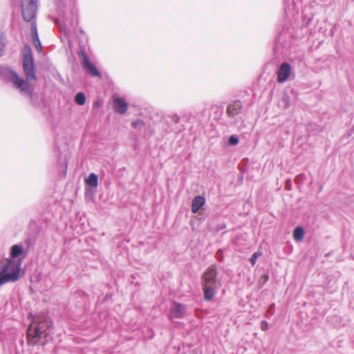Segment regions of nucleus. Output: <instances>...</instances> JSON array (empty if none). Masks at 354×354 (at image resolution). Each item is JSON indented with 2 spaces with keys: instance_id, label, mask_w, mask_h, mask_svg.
Instances as JSON below:
<instances>
[{
  "instance_id": "f257e3e1",
  "label": "nucleus",
  "mask_w": 354,
  "mask_h": 354,
  "mask_svg": "<svg viewBox=\"0 0 354 354\" xmlns=\"http://www.w3.org/2000/svg\"><path fill=\"white\" fill-rule=\"evenodd\" d=\"M24 254L21 245L15 244L10 248V259H6L0 270V286L8 282H15L19 277L20 268L26 254L19 258Z\"/></svg>"
},
{
  "instance_id": "f03ea898",
  "label": "nucleus",
  "mask_w": 354,
  "mask_h": 354,
  "mask_svg": "<svg viewBox=\"0 0 354 354\" xmlns=\"http://www.w3.org/2000/svg\"><path fill=\"white\" fill-rule=\"evenodd\" d=\"M58 17L55 23L62 24L66 33L74 32L78 24L75 0H54Z\"/></svg>"
},
{
  "instance_id": "7ed1b4c3",
  "label": "nucleus",
  "mask_w": 354,
  "mask_h": 354,
  "mask_svg": "<svg viewBox=\"0 0 354 354\" xmlns=\"http://www.w3.org/2000/svg\"><path fill=\"white\" fill-rule=\"evenodd\" d=\"M38 2L39 0H21V8L23 19L31 24L30 31L32 42L35 48L39 52L41 50V44L39 39L35 21Z\"/></svg>"
},
{
  "instance_id": "20e7f679",
  "label": "nucleus",
  "mask_w": 354,
  "mask_h": 354,
  "mask_svg": "<svg viewBox=\"0 0 354 354\" xmlns=\"http://www.w3.org/2000/svg\"><path fill=\"white\" fill-rule=\"evenodd\" d=\"M53 327L52 322L48 319L39 322L35 326H30L27 330V342L30 345H37L39 339L43 337L46 342L53 338Z\"/></svg>"
},
{
  "instance_id": "39448f33",
  "label": "nucleus",
  "mask_w": 354,
  "mask_h": 354,
  "mask_svg": "<svg viewBox=\"0 0 354 354\" xmlns=\"http://www.w3.org/2000/svg\"><path fill=\"white\" fill-rule=\"evenodd\" d=\"M23 69L28 82L36 81L35 68L32 49L28 44L24 46L22 49Z\"/></svg>"
},
{
  "instance_id": "423d86ee",
  "label": "nucleus",
  "mask_w": 354,
  "mask_h": 354,
  "mask_svg": "<svg viewBox=\"0 0 354 354\" xmlns=\"http://www.w3.org/2000/svg\"><path fill=\"white\" fill-rule=\"evenodd\" d=\"M9 80L10 82L14 84V86L19 89L20 93L26 97H28L30 100V102L35 105V103L33 102L34 97L35 94L33 93V88L32 86L27 82H26L24 79L19 77L18 74L12 71H9Z\"/></svg>"
},
{
  "instance_id": "0eeeda50",
  "label": "nucleus",
  "mask_w": 354,
  "mask_h": 354,
  "mask_svg": "<svg viewBox=\"0 0 354 354\" xmlns=\"http://www.w3.org/2000/svg\"><path fill=\"white\" fill-rule=\"evenodd\" d=\"M204 300L206 301H212L216 296L218 290L221 286V281H201Z\"/></svg>"
},
{
  "instance_id": "6e6552de",
  "label": "nucleus",
  "mask_w": 354,
  "mask_h": 354,
  "mask_svg": "<svg viewBox=\"0 0 354 354\" xmlns=\"http://www.w3.org/2000/svg\"><path fill=\"white\" fill-rule=\"evenodd\" d=\"M81 55V64L82 66L87 71L88 73H89L93 77H101L100 72L97 70L95 66L92 64L88 55L84 51H80Z\"/></svg>"
},
{
  "instance_id": "1a4fd4ad",
  "label": "nucleus",
  "mask_w": 354,
  "mask_h": 354,
  "mask_svg": "<svg viewBox=\"0 0 354 354\" xmlns=\"http://www.w3.org/2000/svg\"><path fill=\"white\" fill-rule=\"evenodd\" d=\"M292 74V68L287 62H283L279 66L277 73V80L279 83H283L288 80V77ZM294 75V73H292Z\"/></svg>"
},
{
  "instance_id": "9d476101",
  "label": "nucleus",
  "mask_w": 354,
  "mask_h": 354,
  "mask_svg": "<svg viewBox=\"0 0 354 354\" xmlns=\"http://www.w3.org/2000/svg\"><path fill=\"white\" fill-rule=\"evenodd\" d=\"M185 305L180 303L174 302V306L170 309L169 319H182L185 314Z\"/></svg>"
},
{
  "instance_id": "9b49d317",
  "label": "nucleus",
  "mask_w": 354,
  "mask_h": 354,
  "mask_svg": "<svg viewBox=\"0 0 354 354\" xmlns=\"http://www.w3.org/2000/svg\"><path fill=\"white\" fill-rule=\"evenodd\" d=\"M217 275V267L215 264H212L209 266L204 272L201 277V281H221L219 279H218Z\"/></svg>"
},
{
  "instance_id": "f8f14e48",
  "label": "nucleus",
  "mask_w": 354,
  "mask_h": 354,
  "mask_svg": "<svg viewBox=\"0 0 354 354\" xmlns=\"http://www.w3.org/2000/svg\"><path fill=\"white\" fill-rule=\"evenodd\" d=\"M243 109V104L240 100H234L227 107L226 114L228 118H234L236 115L241 113Z\"/></svg>"
},
{
  "instance_id": "ddd939ff",
  "label": "nucleus",
  "mask_w": 354,
  "mask_h": 354,
  "mask_svg": "<svg viewBox=\"0 0 354 354\" xmlns=\"http://www.w3.org/2000/svg\"><path fill=\"white\" fill-rule=\"evenodd\" d=\"M128 104L122 98L116 97L113 100V109L120 114H124L127 110Z\"/></svg>"
},
{
  "instance_id": "4468645a",
  "label": "nucleus",
  "mask_w": 354,
  "mask_h": 354,
  "mask_svg": "<svg viewBox=\"0 0 354 354\" xmlns=\"http://www.w3.org/2000/svg\"><path fill=\"white\" fill-rule=\"evenodd\" d=\"M205 198L201 196H197L194 198L192 202V212L194 214L197 213L199 209L205 205Z\"/></svg>"
},
{
  "instance_id": "2eb2a0df",
  "label": "nucleus",
  "mask_w": 354,
  "mask_h": 354,
  "mask_svg": "<svg viewBox=\"0 0 354 354\" xmlns=\"http://www.w3.org/2000/svg\"><path fill=\"white\" fill-rule=\"evenodd\" d=\"M85 181L87 186L96 188L98 185V176L94 173H91Z\"/></svg>"
},
{
  "instance_id": "dca6fc26",
  "label": "nucleus",
  "mask_w": 354,
  "mask_h": 354,
  "mask_svg": "<svg viewBox=\"0 0 354 354\" xmlns=\"http://www.w3.org/2000/svg\"><path fill=\"white\" fill-rule=\"evenodd\" d=\"M304 236V230L300 227H296L293 230V237L296 241H301L303 239Z\"/></svg>"
},
{
  "instance_id": "f3484780",
  "label": "nucleus",
  "mask_w": 354,
  "mask_h": 354,
  "mask_svg": "<svg viewBox=\"0 0 354 354\" xmlns=\"http://www.w3.org/2000/svg\"><path fill=\"white\" fill-rule=\"evenodd\" d=\"M75 102L78 105H83L86 102V96L82 92L77 93L75 96Z\"/></svg>"
},
{
  "instance_id": "a211bd4d",
  "label": "nucleus",
  "mask_w": 354,
  "mask_h": 354,
  "mask_svg": "<svg viewBox=\"0 0 354 354\" xmlns=\"http://www.w3.org/2000/svg\"><path fill=\"white\" fill-rule=\"evenodd\" d=\"M283 4H284V11L286 14H288V12L291 10V6H295V2L292 1V2L290 1V0H283Z\"/></svg>"
},
{
  "instance_id": "6ab92c4d",
  "label": "nucleus",
  "mask_w": 354,
  "mask_h": 354,
  "mask_svg": "<svg viewBox=\"0 0 354 354\" xmlns=\"http://www.w3.org/2000/svg\"><path fill=\"white\" fill-rule=\"evenodd\" d=\"M144 124V122L140 120H136L131 122V127L138 130H140Z\"/></svg>"
},
{
  "instance_id": "aec40b11",
  "label": "nucleus",
  "mask_w": 354,
  "mask_h": 354,
  "mask_svg": "<svg viewBox=\"0 0 354 354\" xmlns=\"http://www.w3.org/2000/svg\"><path fill=\"white\" fill-rule=\"evenodd\" d=\"M239 138L236 135H232L228 139V144L230 145L235 146L239 143Z\"/></svg>"
},
{
  "instance_id": "412c9836",
  "label": "nucleus",
  "mask_w": 354,
  "mask_h": 354,
  "mask_svg": "<svg viewBox=\"0 0 354 354\" xmlns=\"http://www.w3.org/2000/svg\"><path fill=\"white\" fill-rule=\"evenodd\" d=\"M261 254H262V253L261 252L257 251L252 255V257L250 259V262L252 266L255 265L258 257H260Z\"/></svg>"
},
{
  "instance_id": "4be33fe9",
  "label": "nucleus",
  "mask_w": 354,
  "mask_h": 354,
  "mask_svg": "<svg viewBox=\"0 0 354 354\" xmlns=\"http://www.w3.org/2000/svg\"><path fill=\"white\" fill-rule=\"evenodd\" d=\"M59 169L63 172L64 175H66V171H67V162L65 159L59 163Z\"/></svg>"
},
{
  "instance_id": "5701e85b",
  "label": "nucleus",
  "mask_w": 354,
  "mask_h": 354,
  "mask_svg": "<svg viewBox=\"0 0 354 354\" xmlns=\"http://www.w3.org/2000/svg\"><path fill=\"white\" fill-rule=\"evenodd\" d=\"M6 44L4 42V39L2 37H0V57H1L5 51Z\"/></svg>"
},
{
  "instance_id": "b1692460",
  "label": "nucleus",
  "mask_w": 354,
  "mask_h": 354,
  "mask_svg": "<svg viewBox=\"0 0 354 354\" xmlns=\"http://www.w3.org/2000/svg\"><path fill=\"white\" fill-rule=\"evenodd\" d=\"M282 102H284L285 105L284 107L287 108L289 106V97L288 95H285L283 97L281 100Z\"/></svg>"
},
{
  "instance_id": "393cba45",
  "label": "nucleus",
  "mask_w": 354,
  "mask_h": 354,
  "mask_svg": "<svg viewBox=\"0 0 354 354\" xmlns=\"http://www.w3.org/2000/svg\"><path fill=\"white\" fill-rule=\"evenodd\" d=\"M216 256H217V257H218V260H219L220 261H222V259H223V252H222V250H221V249H219V250L216 252Z\"/></svg>"
},
{
  "instance_id": "a878e982",
  "label": "nucleus",
  "mask_w": 354,
  "mask_h": 354,
  "mask_svg": "<svg viewBox=\"0 0 354 354\" xmlns=\"http://www.w3.org/2000/svg\"><path fill=\"white\" fill-rule=\"evenodd\" d=\"M171 120L174 122L178 123L180 120V118L177 114H174L172 115Z\"/></svg>"
},
{
  "instance_id": "bb28decb",
  "label": "nucleus",
  "mask_w": 354,
  "mask_h": 354,
  "mask_svg": "<svg viewBox=\"0 0 354 354\" xmlns=\"http://www.w3.org/2000/svg\"><path fill=\"white\" fill-rule=\"evenodd\" d=\"M261 329L266 330L268 329V323L266 322H261Z\"/></svg>"
},
{
  "instance_id": "cd10ccee",
  "label": "nucleus",
  "mask_w": 354,
  "mask_h": 354,
  "mask_svg": "<svg viewBox=\"0 0 354 354\" xmlns=\"http://www.w3.org/2000/svg\"><path fill=\"white\" fill-rule=\"evenodd\" d=\"M225 227H226L225 224L221 223V224L218 225L217 230H222L225 229Z\"/></svg>"
},
{
  "instance_id": "c85d7f7f",
  "label": "nucleus",
  "mask_w": 354,
  "mask_h": 354,
  "mask_svg": "<svg viewBox=\"0 0 354 354\" xmlns=\"http://www.w3.org/2000/svg\"><path fill=\"white\" fill-rule=\"evenodd\" d=\"M312 19L310 17H309L307 20V21L306 22V25L308 26L309 24V23L311 21Z\"/></svg>"
}]
</instances>
